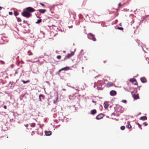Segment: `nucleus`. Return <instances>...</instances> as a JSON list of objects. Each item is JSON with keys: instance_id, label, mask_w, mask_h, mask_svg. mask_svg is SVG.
Segmentation results:
<instances>
[{"instance_id": "obj_1", "label": "nucleus", "mask_w": 149, "mask_h": 149, "mask_svg": "<svg viewBox=\"0 0 149 149\" xmlns=\"http://www.w3.org/2000/svg\"><path fill=\"white\" fill-rule=\"evenodd\" d=\"M22 15L24 17L26 18H29L31 16V14L27 12L26 10L23 12L22 13Z\"/></svg>"}, {"instance_id": "obj_2", "label": "nucleus", "mask_w": 149, "mask_h": 149, "mask_svg": "<svg viewBox=\"0 0 149 149\" xmlns=\"http://www.w3.org/2000/svg\"><path fill=\"white\" fill-rule=\"evenodd\" d=\"M26 10L29 13H32L36 11V10L31 7H28L26 8Z\"/></svg>"}, {"instance_id": "obj_3", "label": "nucleus", "mask_w": 149, "mask_h": 149, "mask_svg": "<svg viewBox=\"0 0 149 149\" xmlns=\"http://www.w3.org/2000/svg\"><path fill=\"white\" fill-rule=\"evenodd\" d=\"M130 81L134 85H138L137 83L136 80L135 79H130Z\"/></svg>"}, {"instance_id": "obj_4", "label": "nucleus", "mask_w": 149, "mask_h": 149, "mask_svg": "<svg viewBox=\"0 0 149 149\" xmlns=\"http://www.w3.org/2000/svg\"><path fill=\"white\" fill-rule=\"evenodd\" d=\"M104 116V115L102 113H100L97 116L96 118L97 120H99L102 118Z\"/></svg>"}, {"instance_id": "obj_5", "label": "nucleus", "mask_w": 149, "mask_h": 149, "mask_svg": "<svg viewBox=\"0 0 149 149\" xmlns=\"http://www.w3.org/2000/svg\"><path fill=\"white\" fill-rule=\"evenodd\" d=\"M110 94L112 96H115L116 94V92L114 90L111 91L110 92Z\"/></svg>"}, {"instance_id": "obj_6", "label": "nucleus", "mask_w": 149, "mask_h": 149, "mask_svg": "<svg viewBox=\"0 0 149 149\" xmlns=\"http://www.w3.org/2000/svg\"><path fill=\"white\" fill-rule=\"evenodd\" d=\"M74 53L73 52H72L70 54H68L66 56V57L68 58H69L71 57L73 55Z\"/></svg>"}, {"instance_id": "obj_7", "label": "nucleus", "mask_w": 149, "mask_h": 149, "mask_svg": "<svg viewBox=\"0 0 149 149\" xmlns=\"http://www.w3.org/2000/svg\"><path fill=\"white\" fill-rule=\"evenodd\" d=\"M89 35L92 38V40L93 41H96V39L94 37V35H93L92 33H89Z\"/></svg>"}, {"instance_id": "obj_8", "label": "nucleus", "mask_w": 149, "mask_h": 149, "mask_svg": "<svg viewBox=\"0 0 149 149\" xmlns=\"http://www.w3.org/2000/svg\"><path fill=\"white\" fill-rule=\"evenodd\" d=\"M140 80L143 83L146 82L147 81L145 77H141L140 78Z\"/></svg>"}, {"instance_id": "obj_9", "label": "nucleus", "mask_w": 149, "mask_h": 149, "mask_svg": "<svg viewBox=\"0 0 149 149\" xmlns=\"http://www.w3.org/2000/svg\"><path fill=\"white\" fill-rule=\"evenodd\" d=\"M45 134L47 136H50L52 134V132L51 131H45Z\"/></svg>"}, {"instance_id": "obj_10", "label": "nucleus", "mask_w": 149, "mask_h": 149, "mask_svg": "<svg viewBox=\"0 0 149 149\" xmlns=\"http://www.w3.org/2000/svg\"><path fill=\"white\" fill-rule=\"evenodd\" d=\"M113 83L111 82H108L107 84V87H108L112 86H113Z\"/></svg>"}, {"instance_id": "obj_11", "label": "nucleus", "mask_w": 149, "mask_h": 149, "mask_svg": "<svg viewBox=\"0 0 149 149\" xmlns=\"http://www.w3.org/2000/svg\"><path fill=\"white\" fill-rule=\"evenodd\" d=\"M104 106L105 108H107L109 106V104L107 102H105L104 103Z\"/></svg>"}, {"instance_id": "obj_12", "label": "nucleus", "mask_w": 149, "mask_h": 149, "mask_svg": "<svg viewBox=\"0 0 149 149\" xmlns=\"http://www.w3.org/2000/svg\"><path fill=\"white\" fill-rule=\"evenodd\" d=\"M140 119L143 121L146 120L147 119V117L145 116H142L140 118Z\"/></svg>"}, {"instance_id": "obj_13", "label": "nucleus", "mask_w": 149, "mask_h": 149, "mask_svg": "<svg viewBox=\"0 0 149 149\" xmlns=\"http://www.w3.org/2000/svg\"><path fill=\"white\" fill-rule=\"evenodd\" d=\"M39 11L40 13H44L46 11V10L45 9H40L38 10Z\"/></svg>"}, {"instance_id": "obj_14", "label": "nucleus", "mask_w": 149, "mask_h": 149, "mask_svg": "<svg viewBox=\"0 0 149 149\" xmlns=\"http://www.w3.org/2000/svg\"><path fill=\"white\" fill-rule=\"evenodd\" d=\"M126 127L128 129L130 128L132 126L130 124V122L128 121L127 122V125H126Z\"/></svg>"}, {"instance_id": "obj_15", "label": "nucleus", "mask_w": 149, "mask_h": 149, "mask_svg": "<svg viewBox=\"0 0 149 149\" xmlns=\"http://www.w3.org/2000/svg\"><path fill=\"white\" fill-rule=\"evenodd\" d=\"M96 111L95 109H93L91 111V114L93 115L95 114L96 113Z\"/></svg>"}, {"instance_id": "obj_16", "label": "nucleus", "mask_w": 149, "mask_h": 149, "mask_svg": "<svg viewBox=\"0 0 149 149\" xmlns=\"http://www.w3.org/2000/svg\"><path fill=\"white\" fill-rule=\"evenodd\" d=\"M134 99L136 100L139 98V96L138 94H134L133 95Z\"/></svg>"}, {"instance_id": "obj_17", "label": "nucleus", "mask_w": 149, "mask_h": 149, "mask_svg": "<svg viewBox=\"0 0 149 149\" xmlns=\"http://www.w3.org/2000/svg\"><path fill=\"white\" fill-rule=\"evenodd\" d=\"M41 97H42V98L43 99L44 97V96L42 94L40 95H39V101L40 102L42 101V100L41 98Z\"/></svg>"}, {"instance_id": "obj_18", "label": "nucleus", "mask_w": 149, "mask_h": 149, "mask_svg": "<svg viewBox=\"0 0 149 149\" xmlns=\"http://www.w3.org/2000/svg\"><path fill=\"white\" fill-rule=\"evenodd\" d=\"M36 124L34 123H33L31 124L30 126L31 127H34L35 126Z\"/></svg>"}, {"instance_id": "obj_19", "label": "nucleus", "mask_w": 149, "mask_h": 149, "mask_svg": "<svg viewBox=\"0 0 149 149\" xmlns=\"http://www.w3.org/2000/svg\"><path fill=\"white\" fill-rule=\"evenodd\" d=\"M42 21V19H38L37 22H36V24H39Z\"/></svg>"}, {"instance_id": "obj_20", "label": "nucleus", "mask_w": 149, "mask_h": 149, "mask_svg": "<svg viewBox=\"0 0 149 149\" xmlns=\"http://www.w3.org/2000/svg\"><path fill=\"white\" fill-rule=\"evenodd\" d=\"M22 82H23V83L25 84H26V83H28L29 82H30V81L29 80H27V81H25L24 80H22Z\"/></svg>"}, {"instance_id": "obj_21", "label": "nucleus", "mask_w": 149, "mask_h": 149, "mask_svg": "<svg viewBox=\"0 0 149 149\" xmlns=\"http://www.w3.org/2000/svg\"><path fill=\"white\" fill-rule=\"evenodd\" d=\"M28 54L29 55H31L33 54L32 52L30 50H29L28 52Z\"/></svg>"}, {"instance_id": "obj_22", "label": "nucleus", "mask_w": 149, "mask_h": 149, "mask_svg": "<svg viewBox=\"0 0 149 149\" xmlns=\"http://www.w3.org/2000/svg\"><path fill=\"white\" fill-rule=\"evenodd\" d=\"M125 128V126H122L120 127V129L122 130H124Z\"/></svg>"}, {"instance_id": "obj_23", "label": "nucleus", "mask_w": 149, "mask_h": 149, "mask_svg": "<svg viewBox=\"0 0 149 149\" xmlns=\"http://www.w3.org/2000/svg\"><path fill=\"white\" fill-rule=\"evenodd\" d=\"M17 18V21L18 22H21L22 21L21 19L19 17H18Z\"/></svg>"}, {"instance_id": "obj_24", "label": "nucleus", "mask_w": 149, "mask_h": 149, "mask_svg": "<svg viewBox=\"0 0 149 149\" xmlns=\"http://www.w3.org/2000/svg\"><path fill=\"white\" fill-rule=\"evenodd\" d=\"M61 57V56L60 55H58L57 56V58L58 59H60Z\"/></svg>"}, {"instance_id": "obj_25", "label": "nucleus", "mask_w": 149, "mask_h": 149, "mask_svg": "<svg viewBox=\"0 0 149 149\" xmlns=\"http://www.w3.org/2000/svg\"><path fill=\"white\" fill-rule=\"evenodd\" d=\"M137 124L139 126V127L140 128L141 130L142 129V128L141 127V125H140L139 123H137Z\"/></svg>"}, {"instance_id": "obj_26", "label": "nucleus", "mask_w": 149, "mask_h": 149, "mask_svg": "<svg viewBox=\"0 0 149 149\" xmlns=\"http://www.w3.org/2000/svg\"><path fill=\"white\" fill-rule=\"evenodd\" d=\"M18 13L16 12V11H15L14 12V15L15 16H17V15H18Z\"/></svg>"}, {"instance_id": "obj_27", "label": "nucleus", "mask_w": 149, "mask_h": 149, "mask_svg": "<svg viewBox=\"0 0 149 149\" xmlns=\"http://www.w3.org/2000/svg\"><path fill=\"white\" fill-rule=\"evenodd\" d=\"M118 29H119V30H123V28L122 27H118Z\"/></svg>"}, {"instance_id": "obj_28", "label": "nucleus", "mask_w": 149, "mask_h": 149, "mask_svg": "<svg viewBox=\"0 0 149 149\" xmlns=\"http://www.w3.org/2000/svg\"><path fill=\"white\" fill-rule=\"evenodd\" d=\"M67 70L66 68L65 67V68H62L61 69V70H60V71H61L62 70Z\"/></svg>"}, {"instance_id": "obj_29", "label": "nucleus", "mask_w": 149, "mask_h": 149, "mask_svg": "<svg viewBox=\"0 0 149 149\" xmlns=\"http://www.w3.org/2000/svg\"><path fill=\"white\" fill-rule=\"evenodd\" d=\"M143 124L145 126H147L148 125V123H147L146 122H144V123H143Z\"/></svg>"}, {"instance_id": "obj_30", "label": "nucleus", "mask_w": 149, "mask_h": 149, "mask_svg": "<svg viewBox=\"0 0 149 149\" xmlns=\"http://www.w3.org/2000/svg\"><path fill=\"white\" fill-rule=\"evenodd\" d=\"M122 102L124 103H126L127 102V101L125 100H122Z\"/></svg>"}, {"instance_id": "obj_31", "label": "nucleus", "mask_w": 149, "mask_h": 149, "mask_svg": "<svg viewBox=\"0 0 149 149\" xmlns=\"http://www.w3.org/2000/svg\"><path fill=\"white\" fill-rule=\"evenodd\" d=\"M40 5H42V6H45V5L44 4H43L42 3H40Z\"/></svg>"}, {"instance_id": "obj_32", "label": "nucleus", "mask_w": 149, "mask_h": 149, "mask_svg": "<svg viewBox=\"0 0 149 149\" xmlns=\"http://www.w3.org/2000/svg\"><path fill=\"white\" fill-rule=\"evenodd\" d=\"M9 14L10 15H12L13 14V13L12 12H9Z\"/></svg>"}, {"instance_id": "obj_33", "label": "nucleus", "mask_w": 149, "mask_h": 149, "mask_svg": "<svg viewBox=\"0 0 149 149\" xmlns=\"http://www.w3.org/2000/svg\"><path fill=\"white\" fill-rule=\"evenodd\" d=\"M3 108L5 109H7V107L6 106L4 105L3 106Z\"/></svg>"}, {"instance_id": "obj_34", "label": "nucleus", "mask_w": 149, "mask_h": 149, "mask_svg": "<svg viewBox=\"0 0 149 149\" xmlns=\"http://www.w3.org/2000/svg\"><path fill=\"white\" fill-rule=\"evenodd\" d=\"M23 23H26L27 22V21H26L25 20H24L23 21Z\"/></svg>"}, {"instance_id": "obj_35", "label": "nucleus", "mask_w": 149, "mask_h": 149, "mask_svg": "<svg viewBox=\"0 0 149 149\" xmlns=\"http://www.w3.org/2000/svg\"><path fill=\"white\" fill-rule=\"evenodd\" d=\"M25 125L26 127H28V126H29V125L28 124H26V125Z\"/></svg>"}, {"instance_id": "obj_36", "label": "nucleus", "mask_w": 149, "mask_h": 149, "mask_svg": "<svg viewBox=\"0 0 149 149\" xmlns=\"http://www.w3.org/2000/svg\"><path fill=\"white\" fill-rule=\"evenodd\" d=\"M121 4L120 3H118V6H121Z\"/></svg>"}, {"instance_id": "obj_37", "label": "nucleus", "mask_w": 149, "mask_h": 149, "mask_svg": "<svg viewBox=\"0 0 149 149\" xmlns=\"http://www.w3.org/2000/svg\"><path fill=\"white\" fill-rule=\"evenodd\" d=\"M2 8L0 6V10H1Z\"/></svg>"}, {"instance_id": "obj_38", "label": "nucleus", "mask_w": 149, "mask_h": 149, "mask_svg": "<svg viewBox=\"0 0 149 149\" xmlns=\"http://www.w3.org/2000/svg\"><path fill=\"white\" fill-rule=\"evenodd\" d=\"M92 102L93 103H95V102L93 100L92 101Z\"/></svg>"}, {"instance_id": "obj_39", "label": "nucleus", "mask_w": 149, "mask_h": 149, "mask_svg": "<svg viewBox=\"0 0 149 149\" xmlns=\"http://www.w3.org/2000/svg\"><path fill=\"white\" fill-rule=\"evenodd\" d=\"M63 91H65V90H66V89H63Z\"/></svg>"}, {"instance_id": "obj_40", "label": "nucleus", "mask_w": 149, "mask_h": 149, "mask_svg": "<svg viewBox=\"0 0 149 149\" xmlns=\"http://www.w3.org/2000/svg\"><path fill=\"white\" fill-rule=\"evenodd\" d=\"M119 25L120 26H121V23H120Z\"/></svg>"}, {"instance_id": "obj_41", "label": "nucleus", "mask_w": 149, "mask_h": 149, "mask_svg": "<svg viewBox=\"0 0 149 149\" xmlns=\"http://www.w3.org/2000/svg\"><path fill=\"white\" fill-rule=\"evenodd\" d=\"M38 18H39V17H37Z\"/></svg>"}]
</instances>
